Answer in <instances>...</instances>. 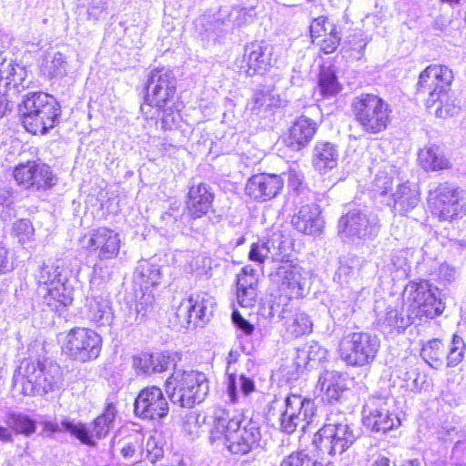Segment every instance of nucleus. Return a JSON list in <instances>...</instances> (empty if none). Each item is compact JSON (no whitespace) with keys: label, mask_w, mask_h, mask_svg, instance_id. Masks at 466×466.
I'll list each match as a JSON object with an SVG mask.
<instances>
[{"label":"nucleus","mask_w":466,"mask_h":466,"mask_svg":"<svg viewBox=\"0 0 466 466\" xmlns=\"http://www.w3.org/2000/svg\"><path fill=\"white\" fill-rule=\"evenodd\" d=\"M438 288L427 280L410 282L404 289V297L410 304L408 314L403 312V302L394 300L377 313L379 329L385 334H400L416 320L436 318L445 309L444 303L438 298Z\"/></svg>","instance_id":"nucleus-1"},{"label":"nucleus","mask_w":466,"mask_h":466,"mask_svg":"<svg viewBox=\"0 0 466 466\" xmlns=\"http://www.w3.org/2000/svg\"><path fill=\"white\" fill-rule=\"evenodd\" d=\"M261 431L258 424L243 413H232L218 408L213 413L209 441L224 447L229 453L244 456L260 446Z\"/></svg>","instance_id":"nucleus-2"},{"label":"nucleus","mask_w":466,"mask_h":466,"mask_svg":"<svg viewBox=\"0 0 466 466\" xmlns=\"http://www.w3.org/2000/svg\"><path fill=\"white\" fill-rule=\"evenodd\" d=\"M61 380L62 371L56 362L24 360L15 370L13 387L25 396L46 394L58 389Z\"/></svg>","instance_id":"nucleus-3"},{"label":"nucleus","mask_w":466,"mask_h":466,"mask_svg":"<svg viewBox=\"0 0 466 466\" xmlns=\"http://www.w3.org/2000/svg\"><path fill=\"white\" fill-rule=\"evenodd\" d=\"M67 279V270L61 260L44 262L35 273L46 303L56 310L73 302V289L66 284Z\"/></svg>","instance_id":"nucleus-4"},{"label":"nucleus","mask_w":466,"mask_h":466,"mask_svg":"<svg viewBox=\"0 0 466 466\" xmlns=\"http://www.w3.org/2000/svg\"><path fill=\"white\" fill-rule=\"evenodd\" d=\"M22 123L34 135H44L58 122L60 109L56 100L46 93H30L20 105Z\"/></svg>","instance_id":"nucleus-5"},{"label":"nucleus","mask_w":466,"mask_h":466,"mask_svg":"<svg viewBox=\"0 0 466 466\" xmlns=\"http://www.w3.org/2000/svg\"><path fill=\"white\" fill-rule=\"evenodd\" d=\"M208 390L206 375L195 370H176L166 380V392L170 400L183 408L202 402Z\"/></svg>","instance_id":"nucleus-6"},{"label":"nucleus","mask_w":466,"mask_h":466,"mask_svg":"<svg viewBox=\"0 0 466 466\" xmlns=\"http://www.w3.org/2000/svg\"><path fill=\"white\" fill-rule=\"evenodd\" d=\"M350 110L356 123L368 134H380L390 123V105L374 94L362 93L355 96L350 103Z\"/></svg>","instance_id":"nucleus-7"},{"label":"nucleus","mask_w":466,"mask_h":466,"mask_svg":"<svg viewBox=\"0 0 466 466\" xmlns=\"http://www.w3.org/2000/svg\"><path fill=\"white\" fill-rule=\"evenodd\" d=\"M60 341L63 354L82 363L97 359L102 349L101 336L86 328L71 329Z\"/></svg>","instance_id":"nucleus-8"},{"label":"nucleus","mask_w":466,"mask_h":466,"mask_svg":"<svg viewBox=\"0 0 466 466\" xmlns=\"http://www.w3.org/2000/svg\"><path fill=\"white\" fill-rule=\"evenodd\" d=\"M380 349V339L369 332H353L339 344V356L347 365L363 367L371 364Z\"/></svg>","instance_id":"nucleus-9"},{"label":"nucleus","mask_w":466,"mask_h":466,"mask_svg":"<svg viewBox=\"0 0 466 466\" xmlns=\"http://www.w3.org/2000/svg\"><path fill=\"white\" fill-rule=\"evenodd\" d=\"M117 415L116 404L107 401L103 412L91 423L90 430L83 422H75L69 419L62 420V425L66 432L77 439L82 444L88 447H96L98 440L107 436L114 426Z\"/></svg>","instance_id":"nucleus-10"},{"label":"nucleus","mask_w":466,"mask_h":466,"mask_svg":"<svg viewBox=\"0 0 466 466\" xmlns=\"http://www.w3.org/2000/svg\"><path fill=\"white\" fill-rule=\"evenodd\" d=\"M429 204L431 211L441 221H452L466 215V189L440 184L431 192Z\"/></svg>","instance_id":"nucleus-11"},{"label":"nucleus","mask_w":466,"mask_h":466,"mask_svg":"<svg viewBox=\"0 0 466 466\" xmlns=\"http://www.w3.org/2000/svg\"><path fill=\"white\" fill-rule=\"evenodd\" d=\"M355 435L348 424H325L311 440L303 437V441H310V445L329 455L341 454L355 441ZM302 440H299L301 442Z\"/></svg>","instance_id":"nucleus-12"},{"label":"nucleus","mask_w":466,"mask_h":466,"mask_svg":"<svg viewBox=\"0 0 466 466\" xmlns=\"http://www.w3.org/2000/svg\"><path fill=\"white\" fill-rule=\"evenodd\" d=\"M453 78L451 69L436 64L427 66L420 74L416 92L418 96H427L425 98L427 108L431 109L436 104L441 93L451 90Z\"/></svg>","instance_id":"nucleus-13"},{"label":"nucleus","mask_w":466,"mask_h":466,"mask_svg":"<svg viewBox=\"0 0 466 466\" xmlns=\"http://www.w3.org/2000/svg\"><path fill=\"white\" fill-rule=\"evenodd\" d=\"M215 299L205 292L191 294L174 304L177 323L182 328L198 326L212 314Z\"/></svg>","instance_id":"nucleus-14"},{"label":"nucleus","mask_w":466,"mask_h":466,"mask_svg":"<svg viewBox=\"0 0 466 466\" xmlns=\"http://www.w3.org/2000/svg\"><path fill=\"white\" fill-rule=\"evenodd\" d=\"M363 423L372 431L387 432L400 425V419L390 410V400L381 396H370L362 409Z\"/></svg>","instance_id":"nucleus-15"},{"label":"nucleus","mask_w":466,"mask_h":466,"mask_svg":"<svg viewBox=\"0 0 466 466\" xmlns=\"http://www.w3.org/2000/svg\"><path fill=\"white\" fill-rule=\"evenodd\" d=\"M176 78L169 69L156 68L150 72L147 85L146 101L151 106L164 108L173 104Z\"/></svg>","instance_id":"nucleus-16"},{"label":"nucleus","mask_w":466,"mask_h":466,"mask_svg":"<svg viewBox=\"0 0 466 466\" xmlns=\"http://www.w3.org/2000/svg\"><path fill=\"white\" fill-rule=\"evenodd\" d=\"M121 246L119 233L112 228L100 227L86 236L83 247L98 260L107 261L118 257Z\"/></svg>","instance_id":"nucleus-17"},{"label":"nucleus","mask_w":466,"mask_h":466,"mask_svg":"<svg viewBox=\"0 0 466 466\" xmlns=\"http://www.w3.org/2000/svg\"><path fill=\"white\" fill-rule=\"evenodd\" d=\"M380 231L379 218L367 211H351L339 221V232L342 238L370 239Z\"/></svg>","instance_id":"nucleus-18"},{"label":"nucleus","mask_w":466,"mask_h":466,"mask_svg":"<svg viewBox=\"0 0 466 466\" xmlns=\"http://www.w3.org/2000/svg\"><path fill=\"white\" fill-rule=\"evenodd\" d=\"M13 176L15 182L26 189H47L56 184V177L50 167L35 161L18 164L14 168Z\"/></svg>","instance_id":"nucleus-19"},{"label":"nucleus","mask_w":466,"mask_h":466,"mask_svg":"<svg viewBox=\"0 0 466 466\" xmlns=\"http://www.w3.org/2000/svg\"><path fill=\"white\" fill-rule=\"evenodd\" d=\"M168 403L157 386L147 387L140 390L134 403L135 414L144 420H160L168 413Z\"/></svg>","instance_id":"nucleus-20"},{"label":"nucleus","mask_w":466,"mask_h":466,"mask_svg":"<svg viewBox=\"0 0 466 466\" xmlns=\"http://www.w3.org/2000/svg\"><path fill=\"white\" fill-rule=\"evenodd\" d=\"M269 241L273 260L283 263L271 274V281L280 291L289 292L291 285V241L277 234Z\"/></svg>","instance_id":"nucleus-21"},{"label":"nucleus","mask_w":466,"mask_h":466,"mask_svg":"<svg viewBox=\"0 0 466 466\" xmlns=\"http://www.w3.org/2000/svg\"><path fill=\"white\" fill-rule=\"evenodd\" d=\"M271 46L265 42H251L245 48L241 67L248 76L263 75L271 66Z\"/></svg>","instance_id":"nucleus-22"},{"label":"nucleus","mask_w":466,"mask_h":466,"mask_svg":"<svg viewBox=\"0 0 466 466\" xmlns=\"http://www.w3.org/2000/svg\"><path fill=\"white\" fill-rule=\"evenodd\" d=\"M420 202L419 187L409 180L396 184L394 192L387 199L386 204L395 214L405 216L413 210Z\"/></svg>","instance_id":"nucleus-23"},{"label":"nucleus","mask_w":466,"mask_h":466,"mask_svg":"<svg viewBox=\"0 0 466 466\" xmlns=\"http://www.w3.org/2000/svg\"><path fill=\"white\" fill-rule=\"evenodd\" d=\"M283 187L281 178L274 174L260 173L252 176L247 182L246 194L258 201L274 198Z\"/></svg>","instance_id":"nucleus-24"},{"label":"nucleus","mask_w":466,"mask_h":466,"mask_svg":"<svg viewBox=\"0 0 466 466\" xmlns=\"http://www.w3.org/2000/svg\"><path fill=\"white\" fill-rule=\"evenodd\" d=\"M336 277L342 286V296L347 298L345 309H352V304L360 299L365 291L359 279V271L351 266L340 263Z\"/></svg>","instance_id":"nucleus-25"},{"label":"nucleus","mask_w":466,"mask_h":466,"mask_svg":"<svg viewBox=\"0 0 466 466\" xmlns=\"http://www.w3.org/2000/svg\"><path fill=\"white\" fill-rule=\"evenodd\" d=\"M26 68L13 61L0 65V86L5 91L17 94L28 86Z\"/></svg>","instance_id":"nucleus-26"},{"label":"nucleus","mask_w":466,"mask_h":466,"mask_svg":"<svg viewBox=\"0 0 466 466\" xmlns=\"http://www.w3.org/2000/svg\"><path fill=\"white\" fill-rule=\"evenodd\" d=\"M214 200V195L209 187L204 183H198L189 187L187 200V209L191 218H199L205 216L210 209Z\"/></svg>","instance_id":"nucleus-27"},{"label":"nucleus","mask_w":466,"mask_h":466,"mask_svg":"<svg viewBox=\"0 0 466 466\" xmlns=\"http://www.w3.org/2000/svg\"><path fill=\"white\" fill-rule=\"evenodd\" d=\"M339 156L336 145L328 141H318L312 149V167L319 173L327 174L338 166Z\"/></svg>","instance_id":"nucleus-28"},{"label":"nucleus","mask_w":466,"mask_h":466,"mask_svg":"<svg viewBox=\"0 0 466 466\" xmlns=\"http://www.w3.org/2000/svg\"><path fill=\"white\" fill-rule=\"evenodd\" d=\"M419 166L426 172H435L449 169L451 167L450 159L445 156L440 146L428 143L418 151Z\"/></svg>","instance_id":"nucleus-29"},{"label":"nucleus","mask_w":466,"mask_h":466,"mask_svg":"<svg viewBox=\"0 0 466 466\" xmlns=\"http://www.w3.org/2000/svg\"><path fill=\"white\" fill-rule=\"evenodd\" d=\"M293 225L299 232L307 235L319 232L323 227V221L319 206L314 203L302 206L298 214L293 216Z\"/></svg>","instance_id":"nucleus-30"},{"label":"nucleus","mask_w":466,"mask_h":466,"mask_svg":"<svg viewBox=\"0 0 466 466\" xmlns=\"http://www.w3.org/2000/svg\"><path fill=\"white\" fill-rule=\"evenodd\" d=\"M226 396L228 401L236 404L255 390V382L244 374L227 371Z\"/></svg>","instance_id":"nucleus-31"},{"label":"nucleus","mask_w":466,"mask_h":466,"mask_svg":"<svg viewBox=\"0 0 466 466\" xmlns=\"http://www.w3.org/2000/svg\"><path fill=\"white\" fill-rule=\"evenodd\" d=\"M318 387L323 398L329 401H338L346 390V380L336 370H326L319 378Z\"/></svg>","instance_id":"nucleus-32"},{"label":"nucleus","mask_w":466,"mask_h":466,"mask_svg":"<svg viewBox=\"0 0 466 466\" xmlns=\"http://www.w3.org/2000/svg\"><path fill=\"white\" fill-rule=\"evenodd\" d=\"M398 183H401V180L399 178L397 168L393 166L385 165L376 173L371 190L374 194L383 198L386 202L391 192H394Z\"/></svg>","instance_id":"nucleus-33"},{"label":"nucleus","mask_w":466,"mask_h":466,"mask_svg":"<svg viewBox=\"0 0 466 466\" xmlns=\"http://www.w3.org/2000/svg\"><path fill=\"white\" fill-rule=\"evenodd\" d=\"M86 317L98 325H108L113 320V311L106 296L97 295L86 299Z\"/></svg>","instance_id":"nucleus-34"},{"label":"nucleus","mask_w":466,"mask_h":466,"mask_svg":"<svg viewBox=\"0 0 466 466\" xmlns=\"http://www.w3.org/2000/svg\"><path fill=\"white\" fill-rule=\"evenodd\" d=\"M43 76L49 79H62L67 74V61L61 52L47 53L40 66Z\"/></svg>","instance_id":"nucleus-35"},{"label":"nucleus","mask_w":466,"mask_h":466,"mask_svg":"<svg viewBox=\"0 0 466 466\" xmlns=\"http://www.w3.org/2000/svg\"><path fill=\"white\" fill-rule=\"evenodd\" d=\"M134 364L144 374H150L166 370L170 364V360L169 356L163 352L155 354L145 353L136 358Z\"/></svg>","instance_id":"nucleus-36"},{"label":"nucleus","mask_w":466,"mask_h":466,"mask_svg":"<svg viewBox=\"0 0 466 466\" xmlns=\"http://www.w3.org/2000/svg\"><path fill=\"white\" fill-rule=\"evenodd\" d=\"M295 405H299V409L298 413H293V431L299 428L304 432L315 416V404L309 399L293 395V407Z\"/></svg>","instance_id":"nucleus-37"},{"label":"nucleus","mask_w":466,"mask_h":466,"mask_svg":"<svg viewBox=\"0 0 466 466\" xmlns=\"http://www.w3.org/2000/svg\"><path fill=\"white\" fill-rule=\"evenodd\" d=\"M446 350L441 339H432L424 343L421 347L420 355L422 359L433 369H440L443 366Z\"/></svg>","instance_id":"nucleus-38"},{"label":"nucleus","mask_w":466,"mask_h":466,"mask_svg":"<svg viewBox=\"0 0 466 466\" xmlns=\"http://www.w3.org/2000/svg\"><path fill=\"white\" fill-rule=\"evenodd\" d=\"M317 131V124L310 118L302 116L293 123V146L298 149L306 147L314 137Z\"/></svg>","instance_id":"nucleus-39"},{"label":"nucleus","mask_w":466,"mask_h":466,"mask_svg":"<svg viewBox=\"0 0 466 466\" xmlns=\"http://www.w3.org/2000/svg\"><path fill=\"white\" fill-rule=\"evenodd\" d=\"M5 421L16 433L28 436L35 431V421L24 413L10 412Z\"/></svg>","instance_id":"nucleus-40"},{"label":"nucleus","mask_w":466,"mask_h":466,"mask_svg":"<svg viewBox=\"0 0 466 466\" xmlns=\"http://www.w3.org/2000/svg\"><path fill=\"white\" fill-rule=\"evenodd\" d=\"M450 91H445L440 95L434 107V113L437 117L447 118L454 116L460 112V106L456 100L449 95Z\"/></svg>","instance_id":"nucleus-41"},{"label":"nucleus","mask_w":466,"mask_h":466,"mask_svg":"<svg viewBox=\"0 0 466 466\" xmlns=\"http://www.w3.org/2000/svg\"><path fill=\"white\" fill-rule=\"evenodd\" d=\"M319 86L322 95L327 97L333 96L339 92V83L330 67H324L320 70Z\"/></svg>","instance_id":"nucleus-42"},{"label":"nucleus","mask_w":466,"mask_h":466,"mask_svg":"<svg viewBox=\"0 0 466 466\" xmlns=\"http://www.w3.org/2000/svg\"><path fill=\"white\" fill-rule=\"evenodd\" d=\"M465 350L466 345L463 339L458 335H453L448 351L445 354L447 366L455 367L461 363L464 358Z\"/></svg>","instance_id":"nucleus-43"},{"label":"nucleus","mask_w":466,"mask_h":466,"mask_svg":"<svg viewBox=\"0 0 466 466\" xmlns=\"http://www.w3.org/2000/svg\"><path fill=\"white\" fill-rule=\"evenodd\" d=\"M309 272L293 265V291L297 289L296 296L298 298L305 297L309 293Z\"/></svg>","instance_id":"nucleus-44"},{"label":"nucleus","mask_w":466,"mask_h":466,"mask_svg":"<svg viewBox=\"0 0 466 466\" xmlns=\"http://www.w3.org/2000/svg\"><path fill=\"white\" fill-rule=\"evenodd\" d=\"M269 255L272 256L269 239L258 240L250 245L248 258L258 265H263Z\"/></svg>","instance_id":"nucleus-45"},{"label":"nucleus","mask_w":466,"mask_h":466,"mask_svg":"<svg viewBox=\"0 0 466 466\" xmlns=\"http://www.w3.org/2000/svg\"><path fill=\"white\" fill-rule=\"evenodd\" d=\"M138 269L146 285L155 286L159 283L161 279L160 268L158 265L152 264L148 261H143Z\"/></svg>","instance_id":"nucleus-46"},{"label":"nucleus","mask_w":466,"mask_h":466,"mask_svg":"<svg viewBox=\"0 0 466 466\" xmlns=\"http://www.w3.org/2000/svg\"><path fill=\"white\" fill-rule=\"evenodd\" d=\"M258 276L250 265L244 266L237 275V287L258 289Z\"/></svg>","instance_id":"nucleus-47"},{"label":"nucleus","mask_w":466,"mask_h":466,"mask_svg":"<svg viewBox=\"0 0 466 466\" xmlns=\"http://www.w3.org/2000/svg\"><path fill=\"white\" fill-rule=\"evenodd\" d=\"M336 26L326 17L320 16L313 20L310 25V35L315 43L319 38L326 36L329 32H333Z\"/></svg>","instance_id":"nucleus-48"},{"label":"nucleus","mask_w":466,"mask_h":466,"mask_svg":"<svg viewBox=\"0 0 466 466\" xmlns=\"http://www.w3.org/2000/svg\"><path fill=\"white\" fill-rule=\"evenodd\" d=\"M35 229L32 223L27 219H20L13 226V234L22 244L33 239Z\"/></svg>","instance_id":"nucleus-49"},{"label":"nucleus","mask_w":466,"mask_h":466,"mask_svg":"<svg viewBox=\"0 0 466 466\" xmlns=\"http://www.w3.org/2000/svg\"><path fill=\"white\" fill-rule=\"evenodd\" d=\"M204 419V417L196 412L187 414L183 420V431L192 438L198 437Z\"/></svg>","instance_id":"nucleus-50"},{"label":"nucleus","mask_w":466,"mask_h":466,"mask_svg":"<svg viewBox=\"0 0 466 466\" xmlns=\"http://www.w3.org/2000/svg\"><path fill=\"white\" fill-rule=\"evenodd\" d=\"M269 95L263 91H257L253 94L252 98L248 101L247 108L255 115L260 114L269 106Z\"/></svg>","instance_id":"nucleus-51"},{"label":"nucleus","mask_w":466,"mask_h":466,"mask_svg":"<svg viewBox=\"0 0 466 466\" xmlns=\"http://www.w3.org/2000/svg\"><path fill=\"white\" fill-rule=\"evenodd\" d=\"M236 296L239 306L243 308H251L256 303L258 289L237 287Z\"/></svg>","instance_id":"nucleus-52"},{"label":"nucleus","mask_w":466,"mask_h":466,"mask_svg":"<svg viewBox=\"0 0 466 466\" xmlns=\"http://www.w3.org/2000/svg\"><path fill=\"white\" fill-rule=\"evenodd\" d=\"M340 36L336 29L333 32H329L326 36H323L315 42L325 54L333 53L339 45Z\"/></svg>","instance_id":"nucleus-53"},{"label":"nucleus","mask_w":466,"mask_h":466,"mask_svg":"<svg viewBox=\"0 0 466 466\" xmlns=\"http://www.w3.org/2000/svg\"><path fill=\"white\" fill-rule=\"evenodd\" d=\"M410 251L409 249H400L392 254L391 262L397 270H401L403 274L408 275L410 267Z\"/></svg>","instance_id":"nucleus-54"},{"label":"nucleus","mask_w":466,"mask_h":466,"mask_svg":"<svg viewBox=\"0 0 466 466\" xmlns=\"http://www.w3.org/2000/svg\"><path fill=\"white\" fill-rule=\"evenodd\" d=\"M312 322L309 317L304 312H297L293 319V335L299 336L310 332Z\"/></svg>","instance_id":"nucleus-55"},{"label":"nucleus","mask_w":466,"mask_h":466,"mask_svg":"<svg viewBox=\"0 0 466 466\" xmlns=\"http://www.w3.org/2000/svg\"><path fill=\"white\" fill-rule=\"evenodd\" d=\"M162 109L164 110L161 121L163 129L170 130L176 128L181 119L178 110H174L172 104Z\"/></svg>","instance_id":"nucleus-56"},{"label":"nucleus","mask_w":466,"mask_h":466,"mask_svg":"<svg viewBox=\"0 0 466 466\" xmlns=\"http://www.w3.org/2000/svg\"><path fill=\"white\" fill-rule=\"evenodd\" d=\"M14 268V260L10 250L0 243V274H5Z\"/></svg>","instance_id":"nucleus-57"},{"label":"nucleus","mask_w":466,"mask_h":466,"mask_svg":"<svg viewBox=\"0 0 466 466\" xmlns=\"http://www.w3.org/2000/svg\"><path fill=\"white\" fill-rule=\"evenodd\" d=\"M235 326L245 335H251L254 331V326L246 320L238 310H234L231 316Z\"/></svg>","instance_id":"nucleus-58"},{"label":"nucleus","mask_w":466,"mask_h":466,"mask_svg":"<svg viewBox=\"0 0 466 466\" xmlns=\"http://www.w3.org/2000/svg\"><path fill=\"white\" fill-rule=\"evenodd\" d=\"M308 352L309 351L307 344L301 348L297 349V357L295 364L297 370L301 373L303 372V370L307 369L308 366L309 365V357ZM310 366L312 365L310 364Z\"/></svg>","instance_id":"nucleus-59"},{"label":"nucleus","mask_w":466,"mask_h":466,"mask_svg":"<svg viewBox=\"0 0 466 466\" xmlns=\"http://www.w3.org/2000/svg\"><path fill=\"white\" fill-rule=\"evenodd\" d=\"M250 15L244 8H234L229 14V19L234 25L240 26L248 22Z\"/></svg>","instance_id":"nucleus-60"},{"label":"nucleus","mask_w":466,"mask_h":466,"mask_svg":"<svg viewBox=\"0 0 466 466\" xmlns=\"http://www.w3.org/2000/svg\"><path fill=\"white\" fill-rule=\"evenodd\" d=\"M293 466H317L316 461L309 456L307 450H299L296 456Z\"/></svg>","instance_id":"nucleus-61"},{"label":"nucleus","mask_w":466,"mask_h":466,"mask_svg":"<svg viewBox=\"0 0 466 466\" xmlns=\"http://www.w3.org/2000/svg\"><path fill=\"white\" fill-rule=\"evenodd\" d=\"M455 269L448 264H441L439 268V278L443 282H451L455 279Z\"/></svg>","instance_id":"nucleus-62"},{"label":"nucleus","mask_w":466,"mask_h":466,"mask_svg":"<svg viewBox=\"0 0 466 466\" xmlns=\"http://www.w3.org/2000/svg\"><path fill=\"white\" fill-rule=\"evenodd\" d=\"M308 346V354L309 357V364L314 362L317 359L322 358V350L320 346L315 341H310L307 344Z\"/></svg>","instance_id":"nucleus-63"},{"label":"nucleus","mask_w":466,"mask_h":466,"mask_svg":"<svg viewBox=\"0 0 466 466\" xmlns=\"http://www.w3.org/2000/svg\"><path fill=\"white\" fill-rule=\"evenodd\" d=\"M43 431L48 434H54L56 432L66 431L62 423L59 425L58 423L52 420H45L42 422Z\"/></svg>","instance_id":"nucleus-64"}]
</instances>
